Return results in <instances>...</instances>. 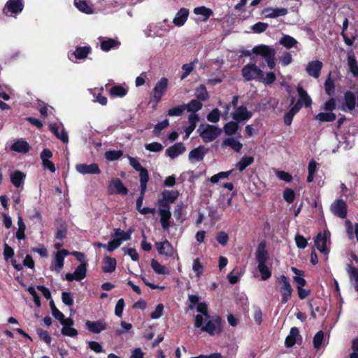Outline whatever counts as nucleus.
<instances>
[{
  "instance_id": "58836bf2",
  "label": "nucleus",
  "mask_w": 358,
  "mask_h": 358,
  "mask_svg": "<svg viewBox=\"0 0 358 358\" xmlns=\"http://www.w3.org/2000/svg\"><path fill=\"white\" fill-rule=\"evenodd\" d=\"M194 13L198 15H203L204 18L202 20V21L204 22L208 20L210 17L213 15V11L212 10V9L207 8L204 6L194 8Z\"/></svg>"
},
{
  "instance_id": "7c9ffc66",
  "label": "nucleus",
  "mask_w": 358,
  "mask_h": 358,
  "mask_svg": "<svg viewBox=\"0 0 358 358\" xmlns=\"http://www.w3.org/2000/svg\"><path fill=\"white\" fill-rule=\"evenodd\" d=\"M346 271L349 275L351 281H353V287L356 292H358V268L352 264L347 265Z\"/></svg>"
},
{
  "instance_id": "473e14b6",
  "label": "nucleus",
  "mask_w": 358,
  "mask_h": 358,
  "mask_svg": "<svg viewBox=\"0 0 358 358\" xmlns=\"http://www.w3.org/2000/svg\"><path fill=\"white\" fill-rule=\"evenodd\" d=\"M159 214L160 215V222L162 224V228L164 230H167L171 227V213L170 210H159Z\"/></svg>"
},
{
  "instance_id": "13d9d810",
  "label": "nucleus",
  "mask_w": 358,
  "mask_h": 358,
  "mask_svg": "<svg viewBox=\"0 0 358 358\" xmlns=\"http://www.w3.org/2000/svg\"><path fill=\"white\" fill-rule=\"evenodd\" d=\"M324 340V333L322 331H319L315 334L313 337V346L315 349H320L322 346Z\"/></svg>"
},
{
  "instance_id": "f257e3e1",
  "label": "nucleus",
  "mask_w": 358,
  "mask_h": 358,
  "mask_svg": "<svg viewBox=\"0 0 358 358\" xmlns=\"http://www.w3.org/2000/svg\"><path fill=\"white\" fill-rule=\"evenodd\" d=\"M203 318L201 315L195 317V327L201 328L203 331L207 332L210 336L220 335L223 331V321L220 316L214 315L203 325Z\"/></svg>"
},
{
  "instance_id": "2eb2a0df",
  "label": "nucleus",
  "mask_w": 358,
  "mask_h": 358,
  "mask_svg": "<svg viewBox=\"0 0 358 358\" xmlns=\"http://www.w3.org/2000/svg\"><path fill=\"white\" fill-rule=\"evenodd\" d=\"M113 188L115 189L116 194L122 195H127L128 194V189L124 185L122 181L120 178H114L110 181L108 190L109 194L115 193Z\"/></svg>"
},
{
  "instance_id": "e433bc0d",
  "label": "nucleus",
  "mask_w": 358,
  "mask_h": 358,
  "mask_svg": "<svg viewBox=\"0 0 358 358\" xmlns=\"http://www.w3.org/2000/svg\"><path fill=\"white\" fill-rule=\"evenodd\" d=\"M11 148L13 150L20 153H27L30 150V146L27 141L20 140L15 142Z\"/></svg>"
},
{
  "instance_id": "de8ad7c7",
  "label": "nucleus",
  "mask_w": 358,
  "mask_h": 358,
  "mask_svg": "<svg viewBox=\"0 0 358 358\" xmlns=\"http://www.w3.org/2000/svg\"><path fill=\"white\" fill-rule=\"evenodd\" d=\"M279 43L286 48L290 49L296 45L297 41L292 36L285 35L280 38Z\"/></svg>"
},
{
  "instance_id": "ea45409f",
  "label": "nucleus",
  "mask_w": 358,
  "mask_h": 358,
  "mask_svg": "<svg viewBox=\"0 0 358 358\" xmlns=\"http://www.w3.org/2000/svg\"><path fill=\"white\" fill-rule=\"evenodd\" d=\"M162 199L164 201L173 203L178 199L179 196V192L178 190H167L164 189L162 192Z\"/></svg>"
},
{
  "instance_id": "5fc2aeb1",
  "label": "nucleus",
  "mask_w": 358,
  "mask_h": 358,
  "mask_svg": "<svg viewBox=\"0 0 358 358\" xmlns=\"http://www.w3.org/2000/svg\"><path fill=\"white\" fill-rule=\"evenodd\" d=\"M185 110V108L184 105H180L177 106H174L167 111V115L169 116L173 117V116H180L183 114L184 111Z\"/></svg>"
},
{
  "instance_id": "20e7f679",
  "label": "nucleus",
  "mask_w": 358,
  "mask_h": 358,
  "mask_svg": "<svg viewBox=\"0 0 358 358\" xmlns=\"http://www.w3.org/2000/svg\"><path fill=\"white\" fill-rule=\"evenodd\" d=\"M200 136L206 142H212L217 138L222 130L215 125L201 124L197 130Z\"/></svg>"
},
{
  "instance_id": "423d86ee",
  "label": "nucleus",
  "mask_w": 358,
  "mask_h": 358,
  "mask_svg": "<svg viewBox=\"0 0 358 358\" xmlns=\"http://www.w3.org/2000/svg\"><path fill=\"white\" fill-rule=\"evenodd\" d=\"M169 80L163 77L155 85L152 90V96L151 99L155 101V104H157L162 99V96L166 94L168 88Z\"/></svg>"
},
{
  "instance_id": "6ab92c4d",
  "label": "nucleus",
  "mask_w": 358,
  "mask_h": 358,
  "mask_svg": "<svg viewBox=\"0 0 358 358\" xmlns=\"http://www.w3.org/2000/svg\"><path fill=\"white\" fill-rule=\"evenodd\" d=\"M327 234L329 235V232L324 231L323 233H318L315 238V247L318 250L324 254L328 253V250L327 248Z\"/></svg>"
},
{
  "instance_id": "5701e85b",
  "label": "nucleus",
  "mask_w": 358,
  "mask_h": 358,
  "mask_svg": "<svg viewBox=\"0 0 358 358\" xmlns=\"http://www.w3.org/2000/svg\"><path fill=\"white\" fill-rule=\"evenodd\" d=\"M297 338H300L301 339L299 329L296 327H292L289 331V334L285 338V346L287 348L293 347L296 343Z\"/></svg>"
},
{
  "instance_id": "9b49d317",
  "label": "nucleus",
  "mask_w": 358,
  "mask_h": 358,
  "mask_svg": "<svg viewBox=\"0 0 358 358\" xmlns=\"http://www.w3.org/2000/svg\"><path fill=\"white\" fill-rule=\"evenodd\" d=\"M69 254L66 249H62L57 252L55 257V262L50 266V270H55L59 273L64 267V257Z\"/></svg>"
},
{
  "instance_id": "f8f14e48",
  "label": "nucleus",
  "mask_w": 358,
  "mask_h": 358,
  "mask_svg": "<svg viewBox=\"0 0 358 358\" xmlns=\"http://www.w3.org/2000/svg\"><path fill=\"white\" fill-rule=\"evenodd\" d=\"M155 245L160 255H164L167 257H172L173 256V247L168 240L162 242H156Z\"/></svg>"
},
{
  "instance_id": "cd10ccee",
  "label": "nucleus",
  "mask_w": 358,
  "mask_h": 358,
  "mask_svg": "<svg viewBox=\"0 0 358 358\" xmlns=\"http://www.w3.org/2000/svg\"><path fill=\"white\" fill-rule=\"evenodd\" d=\"M189 15V10L185 8H182L177 13L174 17L173 22L178 27L182 26L187 20Z\"/></svg>"
},
{
  "instance_id": "ddd939ff",
  "label": "nucleus",
  "mask_w": 358,
  "mask_h": 358,
  "mask_svg": "<svg viewBox=\"0 0 358 358\" xmlns=\"http://www.w3.org/2000/svg\"><path fill=\"white\" fill-rule=\"evenodd\" d=\"M52 157V153L51 150L48 148L43 149L40 155L44 169H48L51 173H55L56 171V168L54 163L50 160Z\"/></svg>"
},
{
  "instance_id": "c9c22d12",
  "label": "nucleus",
  "mask_w": 358,
  "mask_h": 358,
  "mask_svg": "<svg viewBox=\"0 0 358 358\" xmlns=\"http://www.w3.org/2000/svg\"><path fill=\"white\" fill-rule=\"evenodd\" d=\"M255 161L252 156H243L236 164V168L240 171H243L248 166L251 165Z\"/></svg>"
},
{
  "instance_id": "4c0bfd02",
  "label": "nucleus",
  "mask_w": 358,
  "mask_h": 358,
  "mask_svg": "<svg viewBox=\"0 0 358 358\" xmlns=\"http://www.w3.org/2000/svg\"><path fill=\"white\" fill-rule=\"evenodd\" d=\"M195 95L196 97V99L201 101H207L210 96L208 94V92L206 90V87L204 85L201 84L195 90Z\"/></svg>"
},
{
  "instance_id": "f3484780",
  "label": "nucleus",
  "mask_w": 358,
  "mask_h": 358,
  "mask_svg": "<svg viewBox=\"0 0 358 358\" xmlns=\"http://www.w3.org/2000/svg\"><path fill=\"white\" fill-rule=\"evenodd\" d=\"M76 171L83 175L85 174H99L101 170L99 165L96 163L91 164H78L76 166Z\"/></svg>"
},
{
  "instance_id": "c03bdc74",
  "label": "nucleus",
  "mask_w": 358,
  "mask_h": 358,
  "mask_svg": "<svg viewBox=\"0 0 358 358\" xmlns=\"http://www.w3.org/2000/svg\"><path fill=\"white\" fill-rule=\"evenodd\" d=\"M183 105L185 108V110H187L188 112H191L192 113H196L197 111L200 110L203 107V104L201 103V102H200L197 99H192L187 104Z\"/></svg>"
},
{
  "instance_id": "a211bd4d",
  "label": "nucleus",
  "mask_w": 358,
  "mask_h": 358,
  "mask_svg": "<svg viewBox=\"0 0 358 358\" xmlns=\"http://www.w3.org/2000/svg\"><path fill=\"white\" fill-rule=\"evenodd\" d=\"M85 326L89 331L93 334H99L106 329L107 324L104 320H99L97 321L87 320L85 322Z\"/></svg>"
},
{
  "instance_id": "052dcab7",
  "label": "nucleus",
  "mask_w": 358,
  "mask_h": 358,
  "mask_svg": "<svg viewBox=\"0 0 358 358\" xmlns=\"http://www.w3.org/2000/svg\"><path fill=\"white\" fill-rule=\"evenodd\" d=\"M122 155L121 150H109L105 153L106 158L109 161H115L120 159Z\"/></svg>"
},
{
  "instance_id": "a18cd8bd",
  "label": "nucleus",
  "mask_w": 358,
  "mask_h": 358,
  "mask_svg": "<svg viewBox=\"0 0 358 358\" xmlns=\"http://www.w3.org/2000/svg\"><path fill=\"white\" fill-rule=\"evenodd\" d=\"M150 266L153 271L157 274H169V269L162 264H160L156 259H152L150 262Z\"/></svg>"
},
{
  "instance_id": "4d7b16f0",
  "label": "nucleus",
  "mask_w": 358,
  "mask_h": 358,
  "mask_svg": "<svg viewBox=\"0 0 358 358\" xmlns=\"http://www.w3.org/2000/svg\"><path fill=\"white\" fill-rule=\"evenodd\" d=\"M37 334L38 335V337L40 340L45 342L47 345H50L52 341V338L50 335V334L42 329H37Z\"/></svg>"
},
{
  "instance_id": "f03ea898",
  "label": "nucleus",
  "mask_w": 358,
  "mask_h": 358,
  "mask_svg": "<svg viewBox=\"0 0 358 358\" xmlns=\"http://www.w3.org/2000/svg\"><path fill=\"white\" fill-rule=\"evenodd\" d=\"M266 245L264 241L259 243L256 250V259L257 262V268L260 273L261 278L262 280H266L271 276V271L266 265L268 259V253L266 249Z\"/></svg>"
},
{
  "instance_id": "a878e982",
  "label": "nucleus",
  "mask_w": 358,
  "mask_h": 358,
  "mask_svg": "<svg viewBox=\"0 0 358 358\" xmlns=\"http://www.w3.org/2000/svg\"><path fill=\"white\" fill-rule=\"evenodd\" d=\"M344 104L348 110L352 111L357 106L356 96L352 91H347L344 93Z\"/></svg>"
},
{
  "instance_id": "49530a36",
  "label": "nucleus",
  "mask_w": 358,
  "mask_h": 358,
  "mask_svg": "<svg viewBox=\"0 0 358 358\" xmlns=\"http://www.w3.org/2000/svg\"><path fill=\"white\" fill-rule=\"evenodd\" d=\"M315 119L322 122H330L334 121L336 119V115L332 112L319 113L315 116Z\"/></svg>"
},
{
  "instance_id": "79ce46f5",
  "label": "nucleus",
  "mask_w": 358,
  "mask_h": 358,
  "mask_svg": "<svg viewBox=\"0 0 358 358\" xmlns=\"http://www.w3.org/2000/svg\"><path fill=\"white\" fill-rule=\"evenodd\" d=\"M348 64L350 71L355 77H358V64L355 55L349 54L348 56Z\"/></svg>"
},
{
  "instance_id": "69168bd1",
  "label": "nucleus",
  "mask_w": 358,
  "mask_h": 358,
  "mask_svg": "<svg viewBox=\"0 0 358 358\" xmlns=\"http://www.w3.org/2000/svg\"><path fill=\"white\" fill-rule=\"evenodd\" d=\"M102 90H94L93 95L96 98V101L99 102L102 106H106L108 102L107 98L103 96L101 93Z\"/></svg>"
},
{
  "instance_id": "393cba45",
  "label": "nucleus",
  "mask_w": 358,
  "mask_h": 358,
  "mask_svg": "<svg viewBox=\"0 0 358 358\" xmlns=\"http://www.w3.org/2000/svg\"><path fill=\"white\" fill-rule=\"evenodd\" d=\"M25 178L26 174L18 170L11 172L10 175V182L15 187L22 186Z\"/></svg>"
},
{
  "instance_id": "bf43d9fd",
  "label": "nucleus",
  "mask_w": 358,
  "mask_h": 358,
  "mask_svg": "<svg viewBox=\"0 0 358 358\" xmlns=\"http://www.w3.org/2000/svg\"><path fill=\"white\" fill-rule=\"evenodd\" d=\"M220 114L218 108H214L207 115V120L210 122L216 123L220 120Z\"/></svg>"
},
{
  "instance_id": "39448f33",
  "label": "nucleus",
  "mask_w": 358,
  "mask_h": 358,
  "mask_svg": "<svg viewBox=\"0 0 358 358\" xmlns=\"http://www.w3.org/2000/svg\"><path fill=\"white\" fill-rule=\"evenodd\" d=\"M241 72L246 81L262 80L264 76V72L255 64H246L243 67Z\"/></svg>"
},
{
  "instance_id": "4be33fe9",
  "label": "nucleus",
  "mask_w": 358,
  "mask_h": 358,
  "mask_svg": "<svg viewBox=\"0 0 358 358\" xmlns=\"http://www.w3.org/2000/svg\"><path fill=\"white\" fill-rule=\"evenodd\" d=\"M189 126L185 128L184 139H187L190 134L193 132L196 127L197 122L199 121V117L196 113H191L188 116Z\"/></svg>"
},
{
  "instance_id": "9d476101",
  "label": "nucleus",
  "mask_w": 358,
  "mask_h": 358,
  "mask_svg": "<svg viewBox=\"0 0 358 358\" xmlns=\"http://www.w3.org/2000/svg\"><path fill=\"white\" fill-rule=\"evenodd\" d=\"M129 160V164L132 166V168L136 171H139L140 184L148 183L149 180L148 171L145 168L143 167L136 158L130 157Z\"/></svg>"
},
{
  "instance_id": "8fccbe9b",
  "label": "nucleus",
  "mask_w": 358,
  "mask_h": 358,
  "mask_svg": "<svg viewBox=\"0 0 358 358\" xmlns=\"http://www.w3.org/2000/svg\"><path fill=\"white\" fill-rule=\"evenodd\" d=\"M128 92L127 89L121 85H114L110 90V94L113 96L124 97Z\"/></svg>"
},
{
  "instance_id": "6e6552de",
  "label": "nucleus",
  "mask_w": 358,
  "mask_h": 358,
  "mask_svg": "<svg viewBox=\"0 0 358 358\" xmlns=\"http://www.w3.org/2000/svg\"><path fill=\"white\" fill-rule=\"evenodd\" d=\"M331 210L336 216L341 218H345L348 213L347 203L343 199H336L331 205Z\"/></svg>"
},
{
  "instance_id": "09e8293b",
  "label": "nucleus",
  "mask_w": 358,
  "mask_h": 358,
  "mask_svg": "<svg viewBox=\"0 0 358 358\" xmlns=\"http://www.w3.org/2000/svg\"><path fill=\"white\" fill-rule=\"evenodd\" d=\"M74 4L76 7L83 13L91 14L93 12L92 8L87 4L86 1L79 0L77 1V0H75Z\"/></svg>"
},
{
  "instance_id": "0e129e2a",
  "label": "nucleus",
  "mask_w": 358,
  "mask_h": 358,
  "mask_svg": "<svg viewBox=\"0 0 358 358\" xmlns=\"http://www.w3.org/2000/svg\"><path fill=\"white\" fill-rule=\"evenodd\" d=\"M283 199L288 203H292L295 199V192L290 188H286L283 192Z\"/></svg>"
},
{
  "instance_id": "aec40b11",
  "label": "nucleus",
  "mask_w": 358,
  "mask_h": 358,
  "mask_svg": "<svg viewBox=\"0 0 358 358\" xmlns=\"http://www.w3.org/2000/svg\"><path fill=\"white\" fill-rule=\"evenodd\" d=\"M186 150L183 143H176L173 145L168 148L166 150V155L171 159L177 157L178 155L182 154Z\"/></svg>"
},
{
  "instance_id": "412c9836",
  "label": "nucleus",
  "mask_w": 358,
  "mask_h": 358,
  "mask_svg": "<svg viewBox=\"0 0 358 358\" xmlns=\"http://www.w3.org/2000/svg\"><path fill=\"white\" fill-rule=\"evenodd\" d=\"M333 73H337V71H330L324 84V91L329 96H334L336 93L335 83L331 77Z\"/></svg>"
},
{
  "instance_id": "338daca9",
  "label": "nucleus",
  "mask_w": 358,
  "mask_h": 358,
  "mask_svg": "<svg viewBox=\"0 0 358 358\" xmlns=\"http://www.w3.org/2000/svg\"><path fill=\"white\" fill-rule=\"evenodd\" d=\"M268 27V24L265 22H258L252 26V30L257 34L265 31Z\"/></svg>"
},
{
  "instance_id": "a19ab883",
  "label": "nucleus",
  "mask_w": 358,
  "mask_h": 358,
  "mask_svg": "<svg viewBox=\"0 0 358 358\" xmlns=\"http://www.w3.org/2000/svg\"><path fill=\"white\" fill-rule=\"evenodd\" d=\"M120 45V43L118 41H116L113 38H108L107 40H103L101 42L100 46L101 49L104 52H108L111 49L117 47Z\"/></svg>"
},
{
  "instance_id": "4468645a",
  "label": "nucleus",
  "mask_w": 358,
  "mask_h": 358,
  "mask_svg": "<svg viewBox=\"0 0 358 358\" xmlns=\"http://www.w3.org/2000/svg\"><path fill=\"white\" fill-rule=\"evenodd\" d=\"M231 116L235 121L239 123L250 120L252 116V113L247 109L246 106H240L237 107Z\"/></svg>"
},
{
  "instance_id": "bb28decb",
  "label": "nucleus",
  "mask_w": 358,
  "mask_h": 358,
  "mask_svg": "<svg viewBox=\"0 0 358 358\" xmlns=\"http://www.w3.org/2000/svg\"><path fill=\"white\" fill-rule=\"evenodd\" d=\"M207 150L203 145H199L196 148L193 149L189 153V160L194 159L197 162L203 160Z\"/></svg>"
},
{
  "instance_id": "1a4fd4ad",
  "label": "nucleus",
  "mask_w": 358,
  "mask_h": 358,
  "mask_svg": "<svg viewBox=\"0 0 358 358\" xmlns=\"http://www.w3.org/2000/svg\"><path fill=\"white\" fill-rule=\"evenodd\" d=\"M24 8L23 0H8L6 3L5 8L3 9V13L6 15L8 12L12 14L20 13Z\"/></svg>"
},
{
  "instance_id": "3c124183",
  "label": "nucleus",
  "mask_w": 358,
  "mask_h": 358,
  "mask_svg": "<svg viewBox=\"0 0 358 358\" xmlns=\"http://www.w3.org/2000/svg\"><path fill=\"white\" fill-rule=\"evenodd\" d=\"M87 266V263H81L76 268L73 273L76 275V277L77 278V281H80L86 277Z\"/></svg>"
},
{
  "instance_id": "dca6fc26",
  "label": "nucleus",
  "mask_w": 358,
  "mask_h": 358,
  "mask_svg": "<svg viewBox=\"0 0 358 358\" xmlns=\"http://www.w3.org/2000/svg\"><path fill=\"white\" fill-rule=\"evenodd\" d=\"M323 64L320 60H314L310 62L306 66L307 73L315 78H318L320 76Z\"/></svg>"
},
{
  "instance_id": "864d4df0",
  "label": "nucleus",
  "mask_w": 358,
  "mask_h": 358,
  "mask_svg": "<svg viewBox=\"0 0 358 358\" xmlns=\"http://www.w3.org/2000/svg\"><path fill=\"white\" fill-rule=\"evenodd\" d=\"M67 234V225L64 222H61L57 229L55 234V238L62 240L66 236Z\"/></svg>"
},
{
  "instance_id": "c756f323",
  "label": "nucleus",
  "mask_w": 358,
  "mask_h": 358,
  "mask_svg": "<svg viewBox=\"0 0 358 358\" xmlns=\"http://www.w3.org/2000/svg\"><path fill=\"white\" fill-rule=\"evenodd\" d=\"M133 232L134 229L131 228H129L127 231H124L120 228H115L114 229V235L112 236L115 237L117 240H119L120 243H122V241L130 240Z\"/></svg>"
},
{
  "instance_id": "7ed1b4c3",
  "label": "nucleus",
  "mask_w": 358,
  "mask_h": 358,
  "mask_svg": "<svg viewBox=\"0 0 358 358\" xmlns=\"http://www.w3.org/2000/svg\"><path fill=\"white\" fill-rule=\"evenodd\" d=\"M252 52L256 55L262 56L270 69H275L276 52L274 48L266 45H259L252 48Z\"/></svg>"
},
{
  "instance_id": "f704fd0d",
  "label": "nucleus",
  "mask_w": 358,
  "mask_h": 358,
  "mask_svg": "<svg viewBox=\"0 0 358 358\" xmlns=\"http://www.w3.org/2000/svg\"><path fill=\"white\" fill-rule=\"evenodd\" d=\"M222 147H229L236 152H239L243 147L241 143L234 138H227L223 141Z\"/></svg>"
},
{
  "instance_id": "0eeeda50",
  "label": "nucleus",
  "mask_w": 358,
  "mask_h": 358,
  "mask_svg": "<svg viewBox=\"0 0 358 358\" xmlns=\"http://www.w3.org/2000/svg\"><path fill=\"white\" fill-rule=\"evenodd\" d=\"M278 280L279 283L281 285L280 289V292L281 294V303L285 304L287 303L291 298L293 289L288 278L285 275H280Z\"/></svg>"
},
{
  "instance_id": "603ef678",
  "label": "nucleus",
  "mask_w": 358,
  "mask_h": 358,
  "mask_svg": "<svg viewBox=\"0 0 358 358\" xmlns=\"http://www.w3.org/2000/svg\"><path fill=\"white\" fill-rule=\"evenodd\" d=\"M147 184L148 183L140 184V195L136 200V210H139L142 208L145 194L147 191Z\"/></svg>"
},
{
  "instance_id": "b1692460",
  "label": "nucleus",
  "mask_w": 358,
  "mask_h": 358,
  "mask_svg": "<svg viewBox=\"0 0 358 358\" xmlns=\"http://www.w3.org/2000/svg\"><path fill=\"white\" fill-rule=\"evenodd\" d=\"M297 92L299 95L298 102L302 104L305 108H309L312 104V99L308 94L307 92L301 86L297 87Z\"/></svg>"
},
{
  "instance_id": "c85d7f7f",
  "label": "nucleus",
  "mask_w": 358,
  "mask_h": 358,
  "mask_svg": "<svg viewBox=\"0 0 358 358\" xmlns=\"http://www.w3.org/2000/svg\"><path fill=\"white\" fill-rule=\"evenodd\" d=\"M264 13L266 17L276 18L287 15V10L285 8H266Z\"/></svg>"
},
{
  "instance_id": "774afa93",
  "label": "nucleus",
  "mask_w": 358,
  "mask_h": 358,
  "mask_svg": "<svg viewBox=\"0 0 358 358\" xmlns=\"http://www.w3.org/2000/svg\"><path fill=\"white\" fill-rule=\"evenodd\" d=\"M169 125V120L166 119L162 122H158L154 128L153 133L155 136H158L162 130Z\"/></svg>"
},
{
  "instance_id": "6e6d98bb",
  "label": "nucleus",
  "mask_w": 358,
  "mask_h": 358,
  "mask_svg": "<svg viewBox=\"0 0 358 358\" xmlns=\"http://www.w3.org/2000/svg\"><path fill=\"white\" fill-rule=\"evenodd\" d=\"M203 266L201 263L200 259L196 258L194 260L192 264V270L196 273L197 277H200L203 272Z\"/></svg>"
},
{
  "instance_id": "37998d69",
  "label": "nucleus",
  "mask_w": 358,
  "mask_h": 358,
  "mask_svg": "<svg viewBox=\"0 0 358 358\" xmlns=\"http://www.w3.org/2000/svg\"><path fill=\"white\" fill-rule=\"evenodd\" d=\"M223 129L226 135L233 136L239 129L238 122L230 121L224 124Z\"/></svg>"
},
{
  "instance_id": "2f4dec72",
  "label": "nucleus",
  "mask_w": 358,
  "mask_h": 358,
  "mask_svg": "<svg viewBox=\"0 0 358 358\" xmlns=\"http://www.w3.org/2000/svg\"><path fill=\"white\" fill-rule=\"evenodd\" d=\"M116 259L110 257H105L103 260L102 271L104 273H112L116 268Z\"/></svg>"
},
{
  "instance_id": "e2e57ef3",
  "label": "nucleus",
  "mask_w": 358,
  "mask_h": 358,
  "mask_svg": "<svg viewBox=\"0 0 358 358\" xmlns=\"http://www.w3.org/2000/svg\"><path fill=\"white\" fill-rule=\"evenodd\" d=\"M232 173V170L228 171H222L217 174L213 175L210 178V181L212 183H217L220 179L227 178Z\"/></svg>"
},
{
  "instance_id": "72a5a7b5",
  "label": "nucleus",
  "mask_w": 358,
  "mask_h": 358,
  "mask_svg": "<svg viewBox=\"0 0 358 358\" xmlns=\"http://www.w3.org/2000/svg\"><path fill=\"white\" fill-rule=\"evenodd\" d=\"M92 48L90 46H79L77 47L72 55L76 59H84L87 58V55L91 52Z\"/></svg>"
},
{
  "instance_id": "680f3d73",
  "label": "nucleus",
  "mask_w": 358,
  "mask_h": 358,
  "mask_svg": "<svg viewBox=\"0 0 358 358\" xmlns=\"http://www.w3.org/2000/svg\"><path fill=\"white\" fill-rule=\"evenodd\" d=\"M145 148L147 150L153 152H161L164 149L163 145L158 142H152L148 144H145Z\"/></svg>"
}]
</instances>
